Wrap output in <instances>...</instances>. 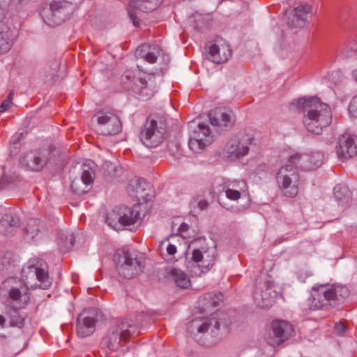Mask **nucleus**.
<instances>
[{"mask_svg": "<svg viewBox=\"0 0 357 357\" xmlns=\"http://www.w3.org/2000/svg\"><path fill=\"white\" fill-rule=\"evenodd\" d=\"M223 300V295L221 293H207L200 299L203 307L206 309L215 307L219 305L220 302Z\"/></svg>", "mask_w": 357, "mask_h": 357, "instance_id": "2f4dec72", "label": "nucleus"}, {"mask_svg": "<svg viewBox=\"0 0 357 357\" xmlns=\"http://www.w3.org/2000/svg\"><path fill=\"white\" fill-rule=\"evenodd\" d=\"M266 165L265 164L261 165L257 169V173L260 174L261 172H266Z\"/></svg>", "mask_w": 357, "mask_h": 357, "instance_id": "09e8293b", "label": "nucleus"}, {"mask_svg": "<svg viewBox=\"0 0 357 357\" xmlns=\"http://www.w3.org/2000/svg\"><path fill=\"white\" fill-rule=\"evenodd\" d=\"M314 153L315 152H312V153H309L310 155V158H311V160H314V158L313 157Z\"/></svg>", "mask_w": 357, "mask_h": 357, "instance_id": "603ef678", "label": "nucleus"}, {"mask_svg": "<svg viewBox=\"0 0 357 357\" xmlns=\"http://www.w3.org/2000/svg\"><path fill=\"white\" fill-rule=\"evenodd\" d=\"M95 172L93 167L83 164L80 178L74 179L71 183L73 192L78 195L85 194L89 190V186L93 184Z\"/></svg>", "mask_w": 357, "mask_h": 357, "instance_id": "4be33fe9", "label": "nucleus"}, {"mask_svg": "<svg viewBox=\"0 0 357 357\" xmlns=\"http://www.w3.org/2000/svg\"><path fill=\"white\" fill-rule=\"evenodd\" d=\"M163 0H130L128 8V15L135 26L140 23V12L150 13L160 6Z\"/></svg>", "mask_w": 357, "mask_h": 357, "instance_id": "a211bd4d", "label": "nucleus"}, {"mask_svg": "<svg viewBox=\"0 0 357 357\" xmlns=\"http://www.w3.org/2000/svg\"><path fill=\"white\" fill-rule=\"evenodd\" d=\"M135 250H119L114 256V261L120 275L130 279L142 272V261Z\"/></svg>", "mask_w": 357, "mask_h": 357, "instance_id": "39448f33", "label": "nucleus"}, {"mask_svg": "<svg viewBox=\"0 0 357 357\" xmlns=\"http://www.w3.org/2000/svg\"><path fill=\"white\" fill-rule=\"evenodd\" d=\"M341 54L345 58H357V41H350L343 45Z\"/></svg>", "mask_w": 357, "mask_h": 357, "instance_id": "f704fd0d", "label": "nucleus"}, {"mask_svg": "<svg viewBox=\"0 0 357 357\" xmlns=\"http://www.w3.org/2000/svg\"><path fill=\"white\" fill-rule=\"evenodd\" d=\"M47 264L43 259L38 258L31 259L22 268V273L26 277H36L40 282V287L43 289H48L52 284V280L50 278L47 271Z\"/></svg>", "mask_w": 357, "mask_h": 357, "instance_id": "9b49d317", "label": "nucleus"}, {"mask_svg": "<svg viewBox=\"0 0 357 357\" xmlns=\"http://www.w3.org/2000/svg\"><path fill=\"white\" fill-rule=\"evenodd\" d=\"M139 213L126 206L115 207L106 217L107 225L115 230H121L127 225L136 223L139 219Z\"/></svg>", "mask_w": 357, "mask_h": 357, "instance_id": "1a4fd4ad", "label": "nucleus"}, {"mask_svg": "<svg viewBox=\"0 0 357 357\" xmlns=\"http://www.w3.org/2000/svg\"><path fill=\"white\" fill-rule=\"evenodd\" d=\"M225 195L227 198L231 200L236 201L241 197V192L239 190H237L227 188L225 190Z\"/></svg>", "mask_w": 357, "mask_h": 357, "instance_id": "a19ab883", "label": "nucleus"}, {"mask_svg": "<svg viewBox=\"0 0 357 357\" xmlns=\"http://www.w3.org/2000/svg\"><path fill=\"white\" fill-rule=\"evenodd\" d=\"M231 49L228 44L222 43H214L209 47V59L215 63L226 62L231 56Z\"/></svg>", "mask_w": 357, "mask_h": 357, "instance_id": "393cba45", "label": "nucleus"}, {"mask_svg": "<svg viewBox=\"0 0 357 357\" xmlns=\"http://www.w3.org/2000/svg\"><path fill=\"white\" fill-rule=\"evenodd\" d=\"M7 315L10 319V326L13 327L22 328L24 325L25 317L20 314L17 310L9 308L6 311Z\"/></svg>", "mask_w": 357, "mask_h": 357, "instance_id": "473e14b6", "label": "nucleus"}, {"mask_svg": "<svg viewBox=\"0 0 357 357\" xmlns=\"http://www.w3.org/2000/svg\"><path fill=\"white\" fill-rule=\"evenodd\" d=\"M213 142L209 127L205 123H199L190 135L188 146L195 153H199Z\"/></svg>", "mask_w": 357, "mask_h": 357, "instance_id": "dca6fc26", "label": "nucleus"}, {"mask_svg": "<svg viewBox=\"0 0 357 357\" xmlns=\"http://www.w3.org/2000/svg\"><path fill=\"white\" fill-rule=\"evenodd\" d=\"M12 93H10L8 96V98L3 100V102H2V104L0 106V112H5L6 111H7L11 104H12Z\"/></svg>", "mask_w": 357, "mask_h": 357, "instance_id": "c03bdc74", "label": "nucleus"}, {"mask_svg": "<svg viewBox=\"0 0 357 357\" xmlns=\"http://www.w3.org/2000/svg\"><path fill=\"white\" fill-rule=\"evenodd\" d=\"M132 80H136L137 82L129 89H131L135 93H139L143 100H147L152 96L155 88L154 82L155 79L153 75H139L136 77L132 72L127 71L122 76V81L124 83Z\"/></svg>", "mask_w": 357, "mask_h": 357, "instance_id": "9d476101", "label": "nucleus"}, {"mask_svg": "<svg viewBox=\"0 0 357 357\" xmlns=\"http://www.w3.org/2000/svg\"><path fill=\"white\" fill-rule=\"evenodd\" d=\"M253 137L250 135H238L229 142L227 154L230 160H234L245 156L252 147Z\"/></svg>", "mask_w": 357, "mask_h": 357, "instance_id": "6ab92c4d", "label": "nucleus"}, {"mask_svg": "<svg viewBox=\"0 0 357 357\" xmlns=\"http://www.w3.org/2000/svg\"><path fill=\"white\" fill-rule=\"evenodd\" d=\"M52 151L50 147L29 151L24 155L20 162L29 170L40 171L51 160Z\"/></svg>", "mask_w": 357, "mask_h": 357, "instance_id": "ddd939ff", "label": "nucleus"}, {"mask_svg": "<svg viewBox=\"0 0 357 357\" xmlns=\"http://www.w3.org/2000/svg\"><path fill=\"white\" fill-rule=\"evenodd\" d=\"M176 251H177V249L174 245L169 243L167 245V252L168 255L173 256L174 254H176Z\"/></svg>", "mask_w": 357, "mask_h": 357, "instance_id": "49530a36", "label": "nucleus"}, {"mask_svg": "<svg viewBox=\"0 0 357 357\" xmlns=\"http://www.w3.org/2000/svg\"><path fill=\"white\" fill-rule=\"evenodd\" d=\"M254 301L257 306L265 309L268 305V293L266 291L257 289L254 292Z\"/></svg>", "mask_w": 357, "mask_h": 357, "instance_id": "e433bc0d", "label": "nucleus"}, {"mask_svg": "<svg viewBox=\"0 0 357 357\" xmlns=\"http://www.w3.org/2000/svg\"><path fill=\"white\" fill-rule=\"evenodd\" d=\"M19 222V218L11 213H5L1 220V224L6 228L17 227Z\"/></svg>", "mask_w": 357, "mask_h": 357, "instance_id": "4c0bfd02", "label": "nucleus"}, {"mask_svg": "<svg viewBox=\"0 0 357 357\" xmlns=\"http://www.w3.org/2000/svg\"><path fill=\"white\" fill-rule=\"evenodd\" d=\"M94 118L97 121V130L103 135H114L121 132V122L119 117L109 112H98Z\"/></svg>", "mask_w": 357, "mask_h": 357, "instance_id": "4468645a", "label": "nucleus"}, {"mask_svg": "<svg viewBox=\"0 0 357 357\" xmlns=\"http://www.w3.org/2000/svg\"><path fill=\"white\" fill-rule=\"evenodd\" d=\"M178 229L180 231H185L188 229V225L183 222L179 226Z\"/></svg>", "mask_w": 357, "mask_h": 357, "instance_id": "de8ad7c7", "label": "nucleus"}, {"mask_svg": "<svg viewBox=\"0 0 357 357\" xmlns=\"http://www.w3.org/2000/svg\"><path fill=\"white\" fill-rule=\"evenodd\" d=\"M312 14L311 4L305 3L298 4L287 13V24L291 29H298L309 23Z\"/></svg>", "mask_w": 357, "mask_h": 357, "instance_id": "2eb2a0df", "label": "nucleus"}, {"mask_svg": "<svg viewBox=\"0 0 357 357\" xmlns=\"http://www.w3.org/2000/svg\"><path fill=\"white\" fill-rule=\"evenodd\" d=\"M211 124L218 130H227L231 128L236 121V116L231 110L217 108L208 114Z\"/></svg>", "mask_w": 357, "mask_h": 357, "instance_id": "aec40b11", "label": "nucleus"}, {"mask_svg": "<svg viewBox=\"0 0 357 357\" xmlns=\"http://www.w3.org/2000/svg\"><path fill=\"white\" fill-rule=\"evenodd\" d=\"M336 153L342 161L357 154V137L344 133L339 137Z\"/></svg>", "mask_w": 357, "mask_h": 357, "instance_id": "412c9836", "label": "nucleus"}, {"mask_svg": "<svg viewBox=\"0 0 357 357\" xmlns=\"http://www.w3.org/2000/svg\"><path fill=\"white\" fill-rule=\"evenodd\" d=\"M75 236L73 233L63 232L60 235L59 246L64 252L71 248L75 245Z\"/></svg>", "mask_w": 357, "mask_h": 357, "instance_id": "72a5a7b5", "label": "nucleus"}, {"mask_svg": "<svg viewBox=\"0 0 357 357\" xmlns=\"http://www.w3.org/2000/svg\"><path fill=\"white\" fill-rule=\"evenodd\" d=\"M342 77L343 75L340 70L333 71L328 75V79L335 84L340 82Z\"/></svg>", "mask_w": 357, "mask_h": 357, "instance_id": "79ce46f5", "label": "nucleus"}, {"mask_svg": "<svg viewBox=\"0 0 357 357\" xmlns=\"http://www.w3.org/2000/svg\"><path fill=\"white\" fill-rule=\"evenodd\" d=\"M128 191L138 201L148 202L153 197L152 185L144 178L131 181Z\"/></svg>", "mask_w": 357, "mask_h": 357, "instance_id": "b1692460", "label": "nucleus"}, {"mask_svg": "<svg viewBox=\"0 0 357 357\" xmlns=\"http://www.w3.org/2000/svg\"><path fill=\"white\" fill-rule=\"evenodd\" d=\"M347 330V326L342 322L337 323L334 326V331L336 334L342 335Z\"/></svg>", "mask_w": 357, "mask_h": 357, "instance_id": "a18cd8bd", "label": "nucleus"}, {"mask_svg": "<svg viewBox=\"0 0 357 357\" xmlns=\"http://www.w3.org/2000/svg\"><path fill=\"white\" fill-rule=\"evenodd\" d=\"M220 324L216 317H205L201 320H193L190 324V328L196 329L199 333H204L208 330L213 331L219 328Z\"/></svg>", "mask_w": 357, "mask_h": 357, "instance_id": "bb28decb", "label": "nucleus"}, {"mask_svg": "<svg viewBox=\"0 0 357 357\" xmlns=\"http://www.w3.org/2000/svg\"><path fill=\"white\" fill-rule=\"evenodd\" d=\"M96 309L84 310L77 319V333L80 337L91 335L96 328L97 319L95 317Z\"/></svg>", "mask_w": 357, "mask_h": 357, "instance_id": "5701e85b", "label": "nucleus"}, {"mask_svg": "<svg viewBox=\"0 0 357 357\" xmlns=\"http://www.w3.org/2000/svg\"><path fill=\"white\" fill-rule=\"evenodd\" d=\"M43 228V222L38 219H30L24 229L27 238L34 239Z\"/></svg>", "mask_w": 357, "mask_h": 357, "instance_id": "c756f323", "label": "nucleus"}, {"mask_svg": "<svg viewBox=\"0 0 357 357\" xmlns=\"http://www.w3.org/2000/svg\"><path fill=\"white\" fill-rule=\"evenodd\" d=\"M205 256L199 249H195L190 258L186 259V267L188 271L195 276H200L208 271V268L214 264L215 258L213 252L209 255L205 252Z\"/></svg>", "mask_w": 357, "mask_h": 357, "instance_id": "f8f14e48", "label": "nucleus"}, {"mask_svg": "<svg viewBox=\"0 0 357 357\" xmlns=\"http://www.w3.org/2000/svg\"><path fill=\"white\" fill-rule=\"evenodd\" d=\"M167 273L177 287L186 289L190 285V281L188 276L182 270L172 267L166 269Z\"/></svg>", "mask_w": 357, "mask_h": 357, "instance_id": "cd10ccee", "label": "nucleus"}, {"mask_svg": "<svg viewBox=\"0 0 357 357\" xmlns=\"http://www.w3.org/2000/svg\"><path fill=\"white\" fill-rule=\"evenodd\" d=\"M354 76L357 82V69L354 72Z\"/></svg>", "mask_w": 357, "mask_h": 357, "instance_id": "864d4df0", "label": "nucleus"}, {"mask_svg": "<svg viewBox=\"0 0 357 357\" xmlns=\"http://www.w3.org/2000/svg\"><path fill=\"white\" fill-rule=\"evenodd\" d=\"M269 291L271 290L272 291H269V296H271L273 298L276 299L278 296H282V287L279 285H275L274 282H272L269 280Z\"/></svg>", "mask_w": 357, "mask_h": 357, "instance_id": "ea45409f", "label": "nucleus"}, {"mask_svg": "<svg viewBox=\"0 0 357 357\" xmlns=\"http://www.w3.org/2000/svg\"><path fill=\"white\" fill-rule=\"evenodd\" d=\"M273 335L269 340V345L275 348L294 335V326L286 320H273L271 324Z\"/></svg>", "mask_w": 357, "mask_h": 357, "instance_id": "f3484780", "label": "nucleus"}, {"mask_svg": "<svg viewBox=\"0 0 357 357\" xmlns=\"http://www.w3.org/2000/svg\"><path fill=\"white\" fill-rule=\"evenodd\" d=\"M349 111L354 116L357 117V95L350 102Z\"/></svg>", "mask_w": 357, "mask_h": 357, "instance_id": "37998d69", "label": "nucleus"}, {"mask_svg": "<svg viewBox=\"0 0 357 357\" xmlns=\"http://www.w3.org/2000/svg\"><path fill=\"white\" fill-rule=\"evenodd\" d=\"M4 180H5V178H4V177H3V178H2L1 179V181H0V185H1L3 181H4Z\"/></svg>", "mask_w": 357, "mask_h": 357, "instance_id": "5fc2aeb1", "label": "nucleus"}, {"mask_svg": "<svg viewBox=\"0 0 357 357\" xmlns=\"http://www.w3.org/2000/svg\"><path fill=\"white\" fill-rule=\"evenodd\" d=\"M102 169L105 176L109 180H114L122 174V167L109 161H105L102 165Z\"/></svg>", "mask_w": 357, "mask_h": 357, "instance_id": "7c9ffc66", "label": "nucleus"}, {"mask_svg": "<svg viewBox=\"0 0 357 357\" xmlns=\"http://www.w3.org/2000/svg\"><path fill=\"white\" fill-rule=\"evenodd\" d=\"M1 293L8 294V308L19 310L27 303V289L22 287V284L15 278L5 280L1 285Z\"/></svg>", "mask_w": 357, "mask_h": 357, "instance_id": "6e6552de", "label": "nucleus"}, {"mask_svg": "<svg viewBox=\"0 0 357 357\" xmlns=\"http://www.w3.org/2000/svg\"><path fill=\"white\" fill-rule=\"evenodd\" d=\"M311 160L309 153H295L290 155L289 164L282 167L278 172L277 183L282 194L287 197H294L298 195L299 175L298 169L310 170L319 167L323 162L324 155L316 151Z\"/></svg>", "mask_w": 357, "mask_h": 357, "instance_id": "f257e3e1", "label": "nucleus"}, {"mask_svg": "<svg viewBox=\"0 0 357 357\" xmlns=\"http://www.w3.org/2000/svg\"><path fill=\"white\" fill-rule=\"evenodd\" d=\"M167 128V119L165 116H149L141 129L140 141L148 148L157 147L163 141Z\"/></svg>", "mask_w": 357, "mask_h": 357, "instance_id": "20e7f679", "label": "nucleus"}, {"mask_svg": "<svg viewBox=\"0 0 357 357\" xmlns=\"http://www.w3.org/2000/svg\"><path fill=\"white\" fill-rule=\"evenodd\" d=\"M208 204V202L204 195H197L193 197L190 202L191 208L194 209L195 212L197 209L199 211L206 209Z\"/></svg>", "mask_w": 357, "mask_h": 357, "instance_id": "c9c22d12", "label": "nucleus"}, {"mask_svg": "<svg viewBox=\"0 0 357 357\" xmlns=\"http://www.w3.org/2000/svg\"><path fill=\"white\" fill-rule=\"evenodd\" d=\"M335 199L342 207H347L351 203V192L345 185H337L333 188Z\"/></svg>", "mask_w": 357, "mask_h": 357, "instance_id": "c85d7f7f", "label": "nucleus"}, {"mask_svg": "<svg viewBox=\"0 0 357 357\" xmlns=\"http://www.w3.org/2000/svg\"><path fill=\"white\" fill-rule=\"evenodd\" d=\"M59 67V63L57 61H55L53 63L52 66L50 67L49 70H45L44 72V77L45 80L50 81L53 80L54 77L56 75V73L58 71Z\"/></svg>", "mask_w": 357, "mask_h": 357, "instance_id": "58836bf2", "label": "nucleus"}, {"mask_svg": "<svg viewBox=\"0 0 357 357\" xmlns=\"http://www.w3.org/2000/svg\"><path fill=\"white\" fill-rule=\"evenodd\" d=\"M6 322V319L3 316L0 315V326L3 327Z\"/></svg>", "mask_w": 357, "mask_h": 357, "instance_id": "3c124183", "label": "nucleus"}, {"mask_svg": "<svg viewBox=\"0 0 357 357\" xmlns=\"http://www.w3.org/2000/svg\"><path fill=\"white\" fill-rule=\"evenodd\" d=\"M264 285L266 286V288L268 287L267 282H265Z\"/></svg>", "mask_w": 357, "mask_h": 357, "instance_id": "6e6d98bb", "label": "nucleus"}, {"mask_svg": "<svg viewBox=\"0 0 357 357\" xmlns=\"http://www.w3.org/2000/svg\"><path fill=\"white\" fill-rule=\"evenodd\" d=\"M273 213H274L275 218H280L282 217L281 213L278 209H275Z\"/></svg>", "mask_w": 357, "mask_h": 357, "instance_id": "8fccbe9b", "label": "nucleus"}, {"mask_svg": "<svg viewBox=\"0 0 357 357\" xmlns=\"http://www.w3.org/2000/svg\"><path fill=\"white\" fill-rule=\"evenodd\" d=\"M75 10L72 2L66 0H52L49 4L43 6L40 10V16L44 22L51 26L61 24Z\"/></svg>", "mask_w": 357, "mask_h": 357, "instance_id": "423d86ee", "label": "nucleus"}, {"mask_svg": "<svg viewBox=\"0 0 357 357\" xmlns=\"http://www.w3.org/2000/svg\"><path fill=\"white\" fill-rule=\"evenodd\" d=\"M140 331L133 321L129 319H121L119 324L111 328L106 339L108 349L116 351L121 347V342L126 341Z\"/></svg>", "mask_w": 357, "mask_h": 357, "instance_id": "0eeeda50", "label": "nucleus"}, {"mask_svg": "<svg viewBox=\"0 0 357 357\" xmlns=\"http://www.w3.org/2000/svg\"><path fill=\"white\" fill-rule=\"evenodd\" d=\"M160 53V50L158 46L143 44L137 48L135 56L137 59H143L149 63H155Z\"/></svg>", "mask_w": 357, "mask_h": 357, "instance_id": "a878e982", "label": "nucleus"}, {"mask_svg": "<svg viewBox=\"0 0 357 357\" xmlns=\"http://www.w3.org/2000/svg\"><path fill=\"white\" fill-rule=\"evenodd\" d=\"M349 295L345 286L321 284L312 288L307 300L309 309L312 310H329L343 302Z\"/></svg>", "mask_w": 357, "mask_h": 357, "instance_id": "7ed1b4c3", "label": "nucleus"}, {"mask_svg": "<svg viewBox=\"0 0 357 357\" xmlns=\"http://www.w3.org/2000/svg\"><path fill=\"white\" fill-rule=\"evenodd\" d=\"M292 105L302 108L303 122L306 129L312 133L321 134L323 128L331 123V107L328 104L322 102L319 98H299L294 100Z\"/></svg>", "mask_w": 357, "mask_h": 357, "instance_id": "f03ea898", "label": "nucleus"}]
</instances>
